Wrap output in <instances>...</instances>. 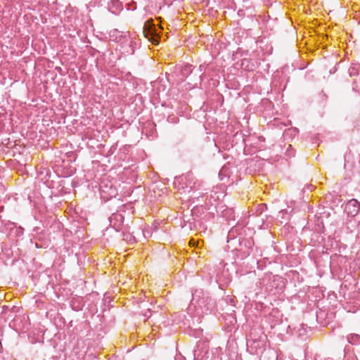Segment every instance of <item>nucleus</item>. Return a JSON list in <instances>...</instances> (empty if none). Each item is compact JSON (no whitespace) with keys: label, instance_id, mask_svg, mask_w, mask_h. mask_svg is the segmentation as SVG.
Returning a JSON list of instances; mask_svg holds the SVG:
<instances>
[{"label":"nucleus","instance_id":"1","mask_svg":"<svg viewBox=\"0 0 360 360\" xmlns=\"http://www.w3.org/2000/svg\"><path fill=\"white\" fill-rule=\"evenodd\" d=\"M241 229L240 226H235L229 231L226 245L228 250L231 251L243 250V243H241Z\"/></svg>","mask_w":360,"mask_h":360},{"label":"nucleus","instance_id":"2","mask_svg":"<svg viewBox=\"0 0 360 360\" xmlns=\"http://www.w3.org/2000/svg\"><path fill=\"white\" fill-rule=\"evenodd\" d=\"M211 302V298L201 289L195 290L192 294V300L190 307L193 306L198 308L204 312V309L208 310V305Z\"/></svg>","mask_w":360,"mask_h":360},{"label":"nucleus","instance_id":"3","mask_svg":"<svg viewBox=\"0 0 360 360\" xmlns=\"http://www.w3.org/2000/svg\"><path fill=\"white\" fill-rule=\"evenodd\" d=\"M143 33L146 38H147L153 44H158L160 39V33L155 25L153 22V20H148L144 23L143 27Z\"/></svg>","mask_w":360,"mask_h":360},{"label":"nucleus","instance_id":"4","mask_svg":"<svg viewBox=\"0 0 360 360\" xmlns=\"http://www.w3.org/2000/svg\"><path fill=\"white\" fill-rule=\"evenodd\" d=\"M360 211V203L356 199L349 200L345 207V212L349 217H355Z\"/></svg>","mask_w":360,"mask_h":360},{"label":"nucleus","instance_id":"5","mask_svg":"<svg viewBox=\"0 0 360 360\" xmlns=\"http://www.w3.org/2000/svg\"><path fill=\"white\" fill-rule=\"evenodd\" d=\"M109 220L111 226H112L117 231H119L122 229V226L124 222V217L121 214H112L110 217Z\"/></svg>","mask_w":360,"mask_h":360},{"label":"nucleus","instance_id":"6","mask_svg":"<svg viewBox=\"0 0 360 360\" xmlns=\"http://www.w3.org/2000/svg\"><path fill=\"white\" fill-rule=\"evenodd\" d=\"M241 243H243V250H241L244 253L249 254V250L252 248L254 245V241L252 238H241Z\"/></svg>","mask_w":360,"mask_h":360},{"label":"nucleus","instance_id":"7","mask_svg":"<svg viewBox=\"0 0 360 360\" xmlns=\"http://www.w3.org/2000/svg\"><path fill=\"white\" fill-rule=\"evenodd\" d=\"M193 65L190 64H186L181 68V75H182L184 79L187 77L191 73L193 72Z\"/></svg>","mask_w":360,"mask_h":360},{"label":"nucleus","instance_id":"8","mask_svg":"<svg viewBox=\"0 0 360 360\" xmlns=\"http://www.w3.org/2000/svg\"><path fill=\"white\" fill-rule=\"evenodd\" d=\"M347 340L351 344H357L360 341V336L356 334H351L347 337Z\"/></svg>","mask_w":360,"mask_h":360},{"label":"nucleus","instance_id":"9","mask_svg":"<svg viewBox=\"0 0 360 360\" xmlns=\"http://www.w3.org/2000/svg\"><path fill=\"white\" fill-rule=\"evenodd\" d=\"M223 217H226L227 219H234V212L232 209H226L223 211Z\"/></svg>","mask_w":360,"mask_h":360},{"label":"nucleus","instance_id":"10","mask_svg":"<svg viewBox=\"0 0 360 360\" xmlns=\"http://www.w3.org/2000/svg\"><path fill=\"white\" fill-rule=\"evenodd\" d=\"M110 192L109 194L110 195V196L115 195V193H116L115 192V188H114L110 186Z\"/></svg>","mask_w":360,"mask_h":360},{"label":"nucleus","instance_id":"11","mask_svg":"<svg viewBox=\"0 0 360 360\" xmlns=\"http://www.w3.org/2000/svg\"><path fill=\"white\" fill-rule=\"evenodd\" d=\"M192 178V174H187L186 175L184 176V178H181V180L183 181L184 179H185L186 180H188Z\"/></svg>","mask_w":360,"mask_h":360},{"label":"nucleus","instance_id":"12","mask_svg":"<svg viewBox=\"0 0 360 360\" xmlns=\"http://www.w3.org/2000/svg\"><path fill=\"white\" fill-rule=\"evenodd\" d=\"M105 186H103V185H101V186H100V189H101V191L102 192H104V193H105V192H106V191H105V189H104V187H105Z\"/></svg>","mask_w":360,"mask_h":360},{"label":"nucleus","instance_id":"13","mask_svg":"<svg viewBox=\"0 0 360 360\" xmlns=\"http://www.w3.org/2000/svg\"><path fill=\"white\" fill-rule=\"evenodd\" d=\"M202 68H203L202 65H200V67H199L200 72L202 71Z\"/></svg>","mask_w":360,"mask_h":360},{"label":"nucleus","instance_id":"14","mask_svg":"<svg viewBox=\"0 0 360 360\" xmlns=\"http://www.w3.org/2000/svg\"><path fill=\"white\" fill-rule=\"evenodd\" d=\"M188 186H189L191 188H193V186H191V185H190V184H189Z\"/></svg>","mask_w":360,"mask_h":360},{"label":"nucleus","instance_id":"15","mask_svg":"<svg viewBox=\"0 0 360 360\" xmlns=\"http://www.w3.org/2000/svg\"><path fill=\"white\" fill-rule=\"evenodd\" d=\"M202 75H203V74H202L201 75H200V81L202 80L201 77H202Z\"/></svg>","mask_w":360,"mask_h":360}]
</instances>
